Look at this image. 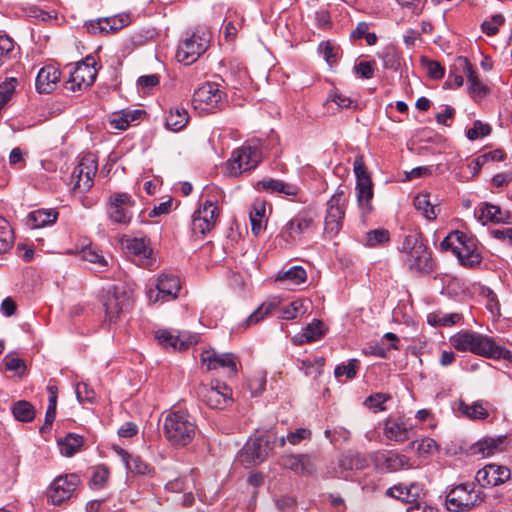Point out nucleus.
<instances>
[{"instance_id": "obj_5", "label": "nucleus", "mask_w": 512, "mask_h": 512, "mask_svg": "<svg viewBox=\"0 0 512 512\" xmlns=\"http://www.w3.org/2000/svg\"><path fill=\"white\" fill-rule=\"evenodd\" d=\"M318 213L312 207H307L291 218L281 230V236L286 243L301 241L317 227Z\"/></svg>"}, {"instance_id": "obj_45", "label": "nucleus", "mask_w": 512, "mask_h": 512, "mask_svg": "<svg viewBox=\"0 0 512 512\" xmlns=\"http://www.w3.org/2000/svg\"><path fill=\"white\" fill-rule=\"evenodd\" d=\"M14 243V233L9 222L0 217V254L9 251Z\"/></svg>"}, {"instance_id": "obj_3", "label": "nucleus", "mask_w": 512, "mask_h": 512, "mask_svg": "<svg viewBox=\"0 0 512 512\" xmlns=\"http://www.w3.org/2000/svg\"><path fill=\"white\" fill-rule=\"evenodd\" d=\"M163 429L166 439L177 447L188 445L196 434L193 418L181 410L171 411L166 415Z\"/></svg>"}, {"instance_id": "obj_63", "label": "nucleus", "mask_w": 512, "mask_h": 512, "mask_svg": "<svg viewBox=\"0 0 512 512\" xmlns=\"http://www.w3.org/2000/svg\"><path fill=\"white\" fill-rule=\"evenodd\" d=\"M311 435L312 432L308 428H298L295 431L289 432L286 439L291 445H297L303 440L310 439Z\"/></svg>"}, {"instance_id": "obj_40", "label": "nucleus", "mask_w": 512, "mask_h": 512, "mask_svg": "<svg viewBox=\"0 0 512 512\" xmlns=\"http://www.w3.org/2000/svg\"><path fill=\"white\" fill-rule=\"evenodd\" d=\"M386 69L397 71L400 68V52L394 45H388L378 53Z\"/></svg>"}, {"instance_id": "obj_10", "label": "nucleus", "mask_w": 512, "mask_h": 512, "mask_svg": "<svg viewBox=\"0 0 512 512\" xmlns=\"http://www.w3.org/2000/svg\"><path fill=\"white\" fill-rule=\"evenodd\" d=\"M261 161V152L255 146H242L233 151L225 170L230 176L237 177L257 167Z\"/></svg>"}, {"instance_id": "obj_64", "label": "nucleus", "mask_w": 512, "mask_h": 512, "mask_svg": "<svg viewBox=\"0 0 512 512\" xmlns=\"http://www.w3.org/2000/svg\"><path fill=\"white\" fill-rule=\"evenodd\" d=\"M354 173L356 176V182L370 181L371 178L366 171L365 164L362 156H357L353 163Z\"/></svg>"}, {"instance_id": "obj_55", "label": "nucleus", "mask_w": 512, "mask_h": 512, "mask_svg": "<svg viewBox=\"0 0 512 512\" xmlns=\"http://www.w3.org/2000/svg\"><path fill=\"white\" fill-rule=\"evenodd\" d=\"M386 495L388 497L396 498L405 503L414 504L412 497H410V489L409 485L397 484L393 487H390L386 490Z\"/></svg>"}, {"instance_id": "obj_16", "label": "nucleus", "mask_w": 512, "mask_h": 512, "mask_svg": "<svg viewBox=\"0 0 512 512\" xmlns=\"http://www.w3.org/2000/svg\"><path fill=\"white\" fill-rule=\"evenodd\" d=\"M103 305L106 321L112 323L116 322L122 313L131 308L132 299L123 287L113 286L108 290Z\"/></svg>"}, {"instance_id": "obj_52", "label": "nucleus", "mask_w": 512, "mask_h": 512, "mask_svg": "<svg viewBox=\"0 0 512 512\" xmlns=\"http://www.w3.org/2000/svg\"><path fill=\"white\" fill-rule=\"evenodd\" d=\"M299 475L311 476L317 469V457L312 454H299Z\"/></svg>"}, {"instance_id": "obj_33", "label": "nucleus", "mask_w": 512, "mask_h": 512, "mask_svg": "<svg viewBox=\"0 0 512 512\" xmlns=\"http://www.w3.org/2000/svg\"><path fill=\"white\" fill-rule=\"evenodd\" d=\"M503 442V437H486L475 443L472 450L474 454L481 455L482 457H489L500 451V447Z\"/></svg>"}, {"instance_id": "obj_4", "label": "nucleus", "mask_w": 512, "mask_h": 512, "mask_svg": "<svg viewBox=\"0 0 512 512\" xmlns=\"http://www.w3.org/2000/svg\"><path fill=\"white\" fill-rule=\"evenodd\" d=\"M440 246L443 250L451 249L460 264L467 268H474L482 261L476 240L464 232H451L442 240Z\"/></svg>"}, {"instance_id": "obj_57", "label": "nucleus", "mask_w": 512, "mask_h": 512, "mask_svg": "<svg viewBox=\"0 0 512 512\" xmlns=\"http://www.w3.org/2000/svg\"><path fill=\"white\" fill-rule=\"evenodd\" d=\"M421 63L423 67L426 68L427 74L430 78L435 80L443 78L445 69L439 62L423 57L421 59Z\"/></svg>"}, {"instance_id": "obj_49", "label": "nucleus", "mask_w": 512, "mask_h": 512, "mask_svg": "<svg viewBox=\"0 0 512 512\" xmlns=\"http://www.w3.org/2000/svg\"><path fill=\"white\" fill-rule=\"evenodd\" d=\"M244 18L238 14L230 16L224 27V37L226 41L232 42L236 39L237 33L243 28Z\"/></svg>"}, {"instance_id": "obj_23", "label": "nucleus", "mask_w": 512, "mask_h": 512, "mask_svg": "<svg viewBox=\"0 0 512 512\" xmlns=\"http://www.w3.org/2000/svg\"><path fill=\"white\" fill-rule=\"evenodd\" d=\"M198 394L209 407L214 409H221L232 401L230 386H201Z\"/></svg>"}, {"instance_id": "obj_60", "label": "nucleus", "mask_w": 512, "mask_h": 512, "mask_svg": "<svg viewBox=\"0 0 512 512\" xmlns=\"http://www.w3.org/2000/svg\"><path fill=\"white\" fill-rule=\"evenodd\" d=\"M110 26L109 18H99L97 20H91L87 24V30L92 34H108L111 30L108 29Z\"/></svg>"}, {"instance_id": "obj_54", "label": "nucleus", "mask_w": 512, "mask_h": 512, "mask_svg": "<svg viewBox=\"0 0 512 512\" xmlns=\"http://www.w3.org/2000/svg\"><path fill=\"white\" fill-rule=\"evenodd\" d=\"M391 397L386 393H376L367 397L364 401V405L374 412L386 410L385 403L390 400Z\"/></svg>"}, {"instance_id": "obj_25", "label": "nucleus", "mask_w": 512, "mask_h": 512, "mask_svg": "<svg viewBox=\"0 0 512 512\" xmlns=\"http://www.w3.org/2000/svg\"><path fill=\"white\" fill-rule=\"evenodd\" d=\"M475 216L482 224L487 222L506 223L512 222V214L507 210H502L499 206L484 203L475 210Z\"/></svg>"}, {"instance_id": "obj_38", "label": "nucleus", "mask_w": 512, "mask_h": 512, "mask_svg": "<svg viewBox=\"0 0 512 512\" xmlns=\"http://www.w3.org/2000/svg\"><path fill=\"white\" fill-rule=\"evenodd\" d=\"M357 199L359 206L364 213L372 210L371 200L373 198L372 181L356 182Z\"/></svg>"}, {"instance_id": "obj_58", "label": "nucleus", "mask_w": 512, "mask_h": 512, "mask_svg": "<svg viewBox=\"0 0 512 512\" xmlns=\"http://www.w3.org/2000/svg\"><path fill=\"white\" fill-rule=\"evenodd\" d=\"M324 363L325 360L321 357L313 361L305 360L302 362V368L306 375H310L313 379H316V377L322 373Z\"/></svg>"}, {"instance_id": "obj_24", "label": "nucleus", "mask_w": 512, "mask_h": 512, "mask_svg": "<svg viewBox=\"0 0 512 512\" xmlns=\"http://www.w3.org/2000/svg\"><path fill=\"white\" fill-rule=\"evenodd\" d=\"M257 188L283 195L290 200H296L301 191L300 187L294 183L273 178H267L257 182Z\"/></svg>"}, {"instance_id": "obj_41", "label": "nucleus", "mask_w": 512, "mask_h": 512, "mask_svg": "<svg viewBox=\"0 0 512 512\" xmlns=\"http://www.w3.org/2000/svg\"><path fill=\"white\" fill-rule=\"evenodd\" d=\"M277 304L275 302H265L261 304L251 315H249L241 324L244 329L251 327L259 323L265 317L272 313V311L276 308Z\"/></svg>"}, {"instance_id": "obj_19", "label": "nucleus", "mask_w": 512, "mask_h": 512, "mask_svg": "<svg viewBox=\"0 0 512 512\" xmlns=\"http://www.w3.org/2000/svg\"><path fill=\"white\" fill-rule=\"evenodd\" d=\"M125 249L138 266L151 268L155 265L156 260L147 238H129L125 242Z\"/></svg>"}, {"instance_id": "obj_29", "label": "nucleus", "mask_w": 512, "mask_h": 512, "mask_svg": "<svg viewBox=\"0 0 512 512\" xmlns=\"http://www.w3.org/2000/svg\"><path fill=\"white\" fill-rule=\"evenodd\" d=\"M307 279V273L302 266H293L287 270L279 271L275 280L281 282L287 289H294L303 284Z\"/></svg>"}, {"instance_id": "obj_18", "label": "nucleus", "mask_w": 512, "mask_h": 512, "mask_svg": "<svg viewBox=\"0 0 512 512\" xmlns=\"http://www.w3.org/2000/svg\"><path fill=\"white\" fill-rule=\"evenodd\" d=\"M224 92L219 89L218 84L207 82L199 87L193 95L195 108L213 111L223 104Z\"/></svg>"}, {"instance_id": "obj_1", "label": "nucleus", "mask_w": 512, "mask_h": 512, "mask_svg": "<svg viewBox=\"0 0 512 512\" xmlns=\"http://www.w3.org/2000/svg\"><path fill=\"white\" fill-rule=\"evenodd\" d=\"M451 345L461 352L493 359H503L512 363V352L495 342L487 335L471 331L461 330L450 338Z\"/></svg>"}, {"instance_id": "obj_39", "label": "nucleus", "mask_w": 512, "mask_h": 512, "mask_svg": "<svg viewBox=\"0 0 512 512\" xmlns=\"http://www.w3.org/2000/svg\"><path fill=\"white\" fill-rule=\"evenodd\" d=\"M143 114L144 112L139 109L133 111L123 110L113 114L110 123L116 129L125 130L131 122L138 120Z\"/></svg>"}, {"instance_id": "obj_12", "label": "nucleus", "mask_w": 512, "mask_h": 512, "mask_svg": "<svg viewBox=\"0 0 512 512\" xmlns=\"http://www.w3.org/2000/svg\"><path fill=\"white\" fill-rule=\"evenodd\" d=\"M95 65L96 61L92 56H88L84 61L78 62L75 67L70 70L69 78L65 82V88L76 92L90 87L94 83L97 75Z\"/></svg>"}, {"instance_id": "obj_51", "label": "nucleus", "mask_w": 512, "mask_h": 512, "mask_svg": "<svg viewBox=\"0 0 512 512\" xmlns=\"http://www.w3.org/2000/svg\"><path fill=\"white\" fill-rule=\"evenodd\" d=\"M3 365L6 370L13 372L17 376H21L26 370L24 360L14 353H9L5 356Z\"/></svg>"}, {"instance_id": "obj_56", "label": "nucleus", "mask_w": 512, "mask_h": 512, "mask_svg": "<svg viewBox=\"0 0 512 512\" xmlns=\"http://www.w3.org/2000/svg\"><path fill=\"white\" fill-rule=\"evenodd\" d=\"M359 367V361L357 359L349 360L348 364H342L335 368L334 375L336 378L345 376L346 380H351L355 377Z\"/></svg>"}, {"instance_id": "obj_2", "label": "nucleus", "mask_w": 512, "mask_h": 512, "mask_svg": "<svg viewBox=\"0 0 512 512\" xmlns=\"http://www.w3.org/2000/svg\"><path fill=\"white\" fill-rule=\"evenodd\" d=\"M403 263L412 273L429 275L434 272L436 264L432 251L424 242L421 234L407 235L401 246Z\"/></svg>"}, {"instance_id": "obj_48", "label": "nucleus", "mask_w": 512, "mask_h": 512, "mask_svg": "<svg viewBox=\"0 0 512 512\" xmlns=\"http://www.w3.org/2000/svg\"><path fill=\"white\" fill-rule=\"evenodd\" d=\"M462 319L459 313H438L428 315V323L433 326H452Z\"/></svg>"}, {"instance_id": "obj_7", "label": "nucleus", "mask_w": 512, "mask_h": 512, "mask_svg": "<svg viewBox=\"0 0 512 512\" xmlns=\"http://www.w3.org/2000/svg\"><path fill=\"white\" fill-rule=\"evenodd\" d=\"M347 206V199L342 189L338 188L327 201L324 219V234L332 238L336 236L343 226Z\"/></svg>"}, {"instance_id": "obj_28", "label": "nucleus", "mask_w": 512, "mask_h": 512, "mask_svg": "<svg viewBox=\"0 0 512 512\" xmlns=\"http://www.w3.org/2000/svg\"><path fill=\"white\" fill-rule=\"evenodd\" d=\"M458 63L467 77L470 94L473 97H483L487 93L488 88L479 80L469 60L467 58H459Z\"/></svg>"}, {"instance_id": "obj_27", "label": "nucleus", "mask_w": 512, "mask_h": 512, "mask_svg": "<svg viewBox=\"0 0 512 512\" xmlns=\"http://www.w3.org/2000/svg\"><path fill=\"white\" fill-rule=\"evenodd\" d=\"M249 218L251 223V230L255 236H259L266 228V201L263 199H255L252 203Z\"/></svg>"}, {"instance_id": "obj_37", "label": "nucleus", "mask_w": 512, "mask_h": 512, "mask_svg": "<svg viewBox=\"0 0 512 512\" xmlns=\"http://www.w3.org/2000/svg\"><path fill=\"white\" fill-rule=\"evenodd\" d=\"M98 164L93 154H87L81 158L78 165L74 168V176L84 175L86 177V183L89 184L90 177L95 178L97 173Z\"/></svg>"}, {"instance_id": "obj_36", "label": "nucleus", "mask_w": 512, "mask_h": 512, "mask_svg": "<svg viewBox=\"0 0 512 512\" xmlns=\"http://www.w3.org/2000/svg\"><path fill=\"white\" fill-rule=\"evenodd\" d=\"M414 207L423 215V217L430 221L435 220L439 213L437 205L430 202L429 194L427 193H419L414 198Z\"/></svg>"}, {"instance_id": "obj_8", "label": "nucleus", "mask_w": 512, "mask_h": 512, "mask_svg": "<svg viewBox=\"0 0 512 512\" xmlns=\"http://www.w3.org/2000/svg\"><path fill=\"white\" fill-rule=\"evenodd\" d=\"M481 502L480 491L475 489L474 483H463L452 488L446 496L448 510L465 512Z\"/></svg>"}, {"instance_id": "obj_50", "label": "nucleus", "mask_w": 512, "mask_h": 512, "mask_svg": "<svg viewBox=\"0 0 512 512\" xmlns=\"http://www.w3.org/2000/svg\"><path fill=\"white\" fill-rule=\"evenodd\" d=\"M385 436L397 442H403L408 439V429L396 422H388L384 429Z\"/></svg>"}, {"instance_id": "obj_11", "label": "nucleus", "mask_w": 512, "mask_h": 512, "mask_svg": "<svg viewBox=\"0 0 512 512\" xmlns=\"http://www.w3.org/2000/svg\"><path fill=\"white\" fill-rule=\"evenodd\" d=\"M274 443L275 439L270 436L250 438L240 451L238 459L245 467L259 464L266 459Z\"/></svg>"}, {"instance_id": "obj_44", "label": "nucleus", "mask_w": 512, "mask_h": 512, "mask_svg": "<svg viewBox=\"0 0 512 512\" xmlns=\"http://www.w3.org/2000/svg\"><path fill=\"white\" fill-rule=\"evenodd\" d=\"M91 470L90 487L95 490L105 488L110 476L109 468L105 465H97L92 467Z\"/></svg>"}, {"instance_id": "obj_62", "label": "nucleus", "mask_w": 512, "mask_h": 512, "mask_svg": "<svg viewBox=\"0 0 512 512\" xmlns=\"http://www.w3.org/2000/svg\"><path fill=\"white\" fill-rule=\"evenodd\" d=\"M108 18H109V22H110V26L108 29L111 30V33H115L117 31L121 30L122 28L129 25L130 21H131L130 15L125 14V13L110 16Z\"/></svg>"}, {"instance_id": "obj_34", "label": "nucleus", "mask_w": 512, "mask_h": 512, "mask_svg": "<svg viewBox=\"0 0 512 512\" xmlns=\"http://www.w3.org/2000/svg\"><path fill=\"white\" fill-rule=\"evenodd\" d=\"M188 112L184 108H172L165 118L166 128L178 132L182 130L188 123Z\"/></svg>"}, {"instance_id": "obj_46", "label": "nucleus", "mask_w": 512, "mask_h": 512, "mask_svg": "<svg viewBox=\"0 0 512 512\" xmlns=\"http://www.w3.org/2000/svg\"><path fill=\"white\" fill-rule=\"evenodd\" d=\"M309 301L306 300H295L288 304L282 310V318L285 320H292L303 316L308 310Z\"/></svg>"}, {"instance_id": "obj_17", "label": "nucleus", "mask_w": 512, "mask_h": 512, "mask_svg": "<svg viewBox=\"0 0 512 512\" xmlns=\"http://www.w3.org/2000/svg\"><path fill=\"white\" fill-rule=\"evenodd\" d=\"M200 362L208 371L222 368L230 374H236L240 364L239 358L235 354L230 352L219 353L213 348L201 352Z\"/></svg>"}, {"instance_id": "obj_53", "label": "nucleus", "mask_w": 512, "mask_h": 512, "mask_svg": "<svg viewBox=\"0 0 512 512\" xmlns=\"http://www.w3.org/2000/svg\"><path fill=\"white\" fill-rule=\"evenodd\" d=\"M80 256L83 260L98 264L101 267L107 265V261L104 256L92 245L83 247L80 251Z\"/></svg>"}, {"instance_id": "obj_47", "label": "nucleus", "mask_w": 512, "mask_h": 512, "mask_svg": "<svg viewBox=\"0 0 512 512\" xmlns=\"http://www.w3.org/2000/svg\"><path fill=\"white\" fill-rule=\"evenodd\" d=\"M390 241V233L387 229H374L366 233L365 246L374 248L383 246Z\"/></svg>"}, {"instance_id": "obj_30", "label": "nucleus", "mask_w": 512, "mask_h": 512, "mask_svg": "<svg viewBox=\"0 0 512 512\" xmlns=\"http://www.w3.org/2000/svg\"><path fill=\"white\" fill-rule=\"evenodd\" d=\"M115 451L123 461L126 469L130 472L142 475H147L152 472V468L140 457L131 456L127 451L120 447H115Z\"/></svg>"}, {"instance_id": "obj_59", "label": "nucleus", "mask_w": 512, "mask_h": 512, "mask_svg": "<svg viewBox=\"0 0 512 512\" xmlns=\"http://www.w3.org/2000/svg\"><path fill=\"white\" fill-rule=\"evenodd\" d=\"M75 393L78 401L82 404L93 403L98 396L94 386H76Z\"/></svg>"}, {"instance_id": "obj_13", "label": "nucleus", "mask_w": 512, "mask_h": 512, "mask_svg": "<svg viewBox=\"0 0 512 512\" xmlns=\"http://www.w3.org/2000/svg\"><path fill=\"white\" fill-rule=\"evenodd\" d=\"M134 206L135 200L129 193H112L106 204L108 217L114 223L128 225L133 217Z\"/></svg>"}, {"instance_id": "obj_32", "label": "nucleus", "mask_w": 512, "mask_h": 512, "mask_svg": "<svg viewBox=\"0 0 512 512\" xmlns=\"http://www.w3.org/2000/svg\"><path fill=\"white\" fill-rule=\"evenodd\" d=\"M13 417L23 423L32 422L36 416L35 407L26 400H18L11 404L10 407Z\"/></svg>"}, {"instance_id": "obj_9", "label": "nucleus", "mask_w": 512, "mask_h": 512, "mask_svg": "<svg viewBox=\"0 0 512 512\" xmlns=\"http://www.w3.org/2000/svg\"><path fill=\"white\" fill-rule=\"evenodd\" d=\"M219 218V207L216 201L207 199L194 211L191 221V231L196 238L205 237L214 229Z\"/></svg>"}, {"instance_id": "obj_15", "label": "nucleus", "mask_w": 512, "mask_h": 512, "mask_svg": "<svg viewBox=\"0 0 512 512\" xmlns=\"http://www.w3.org/2000/svg\"><path fill=\"white\" fill-rule=\"evenodd\" d=\"M181 289L180 279L172 274H161L154 287L147 291L149 302H169L178 297Z\"/></svg>"}, {"instance_id": "obj_61", "label": "nucleus", "mask_w": 512, "mask_h": 512, "mask_svg": "<svg viewBox=\"0 0 512 512\" xmlns=\"http://www.w3.org/2000/svg\"><path fill=\"white\" fill-rule=\"evenodd\" d=\"M491 133V127L488 124L482 123L480 120H476L473 127L467 131V138L469 140H476L479 137L487 136Z\"/></svg>"}, {"instance_id": "obj_20", "label": "nucleus", "mask_w": 512, "mask_h": 512, "mask_svg": "<svg viewBox=\"0 0 512 512\" xmlns=\"http://www.w3.org/2000/svg\"><path fill=\"white\" fill-rule=\"evenodd\" d=\"M198 335L190 332H177L174 334L169 330H159L156 333L158 343L165 348H172L175 351H184L198 342Z\"/></svg>"}, {"instance_id": "obj_26", "label": "nucleus", "mask_w": 512, "mask_h": 512, "mask_svg": "<svg viewBox=\"0 0 512 512\" xmlns=\"http://www.w3.org/2000/svg\"><path fill=\"white\" fill-rule=\"evenodd\" d=\"M61 72L53 65L42 67L36 77V89L41 94H49L56 89Z\"/></svg>"}, {"instance_id": "obj_42", "label": "nucleus", "mask_w": 512, "mask_h": 512, "mask_svg": "<svg viewBox=\"0 0 512 512\" xmlns=\"http://www.w3.org/2000/svg\"><path fill=\"white\" fill-rule=\"evenodd\" d=\"M323 335L324 330L322 321L314 319L304 328L303 333L296 336L295 339H299V343H309L320 339Z\"/></svg>"}, {"instance_id": "obj_31", "label": "nucleus", "mask_w": 512, "mask_h": 512, "mask_svg": "<svg viewBox=\"0 0 512 512\" xmlns=\"http://www.w3.org/2000/svg\"><path fill=\"white\" fill-rule=\"evenodd\" d=\"M58 217V212L54 209H38L32 211L27 216V225L32 229L41 228L53 224Z\"/></svg>"}, {"instance_id": "obj_21", "label": "nucleus", "mask_w": 512, "mask_h": 512, "mask_svg": "<svg viewBox=\"0 0 512 512\" xmlns=\"http://www.w3.org/2000/svg\"><path fill=\"white\" fill-rule=\"evenodd\" d=\"M375 466L383 472H396L403 468H411L412 464L407 456L394 451H381L373 455Z\"/></svg>"}, {"instance_id": "obj_43", "label": "nucleus", "mask_w": 512, "mask_h": 512, "mask_svg": "<svg viewBox=\"0 0 512 512\" xmlns=\"http://www.w3.org/2000/svg\"><path fill=\"white\" fill-rule=\"evenodd\" d=\"M458 410L470 419H485L488 417V412L483 406L482 401H476L468 405L463 400H460Z\"/></svg>"}, {"instance_id": "obj_22", "label": "nucleus", "mask_w": 512, "mask_h": 512, "mask_svg": "<svg viewBox=\"0 0 512 512\" xmlns=\"http://www.w3.org/2000/svg\"><path fill=\"white\" fill-rule=\"evenodd\" d=\"M510 469L506 466L488 464L476 473V481L482 487L498 486L510 478Z\"/></svg>"}, {"instance_id": "obj_6", "label": "nucleus", "mask_w": 512, "mask_h": 512, "mask_svg": "<svg viewBox=\"0 0 512 512\" xmlns=\"http://www.w3.org/2000/svg\"><path fill=\"white\" fill-rule=\"evenodd\" d=\"M209 43L210 33L205 29L187 33L178 44L176 59L184 65H190L207 50Z\"/></svg>"}, {"instance_id": "obj_35", "label": "nucleus", "mask_w": 512, "mask_h": 512, "mask_svg": "<svg viewBox=\"0 0 512 512\" xmlns=\"http://www.w3.org/2000/svg\"><path fill=\"white\" fill-rule=\"evenodd\" d=\"M62 455L71 457L77 453L83 446L82 436L75 433H68L64 438H60L57 441Z\"/></svg>"}, {"instance_id": "obj_14", "label": "nucleus", "mask_w": 512, "mask_h": 512, "mask_svg": "<svg viewBox=\"0 0 512 512\" xmlns=\"http://www.w3.org/2000/svg\"><path fill=\"white\" fill-rule=\"evenodd\" d=\"M76 474H65L56 477L47 488V503L58 506L68 501L79 485Z\"/></svg>"}]
</instances>
